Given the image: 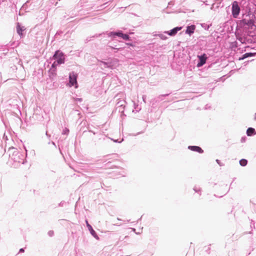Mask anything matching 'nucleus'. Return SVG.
<instances>
[{"label":"nucleus","instance_id":"bb28decb","mask_svg":"<svg viewBox=\"0 0 256 256\" xmlns=\"http://www.w3.org/2000/svg\"><path fill=\"white\" fill-rule=\"evenodd\" d=\"M210 108V106H209L208 104H206L204 107L205 110H208Z\"/></svg>","mask_w":256,"mask_h":256},{"label":"nucleus","instance_id":"c756f323","mask_svg":"<svg viewBox=\"0 0 256 256\" xmlns=\"http://www.w3.org/2000/svg\"><path fill=\"white\" fill-rule=\"evenodd\" d=\"M76 101H79V102H82V98H76V100H75Z\"/></svg>","mask_w":256,"mask_h":256},{"label":"nucleus","instance_id":"4be33fe9","mask_svg":"<svg viewBox=\"0 0 256 256\" xmlns=\"http://www.w3.org/2000/svg\"><path fill=\"white\" fill-rule=\"evenodd\" d=\"M48 234L50 236H52L54 234V232L52 230H50L48 232Z\"/></svg>","mask_w":256,"mask_h":256},{"label":"nucleus","instance_id":"49530a36","mask_svg":"<svg viewBox=\"0 0 256 256\" xmlns=\"http://www.w3.org/2000/svg\"><path fill=\"white\" fill-rule=\"evenodd\" d=\"M141 133H142L141 132H138V134H140Z\"/></svg>","mask_w":256,"mask_h":256},{"label":"nucleus","instance_id":"58836bf2","mask_svg":"<svg viewBox=\"0 0 256 256\" xmlns=\"http://www.w3.org/2000/svg\"><path fill=\"white\" fill-rule=\"evenodd\" d=\"M132 231H134V232H135V231H136V229H135L134 228H132Z\"/></svg>","mask_w":256,"mask_h":256},{"label":"nucleus","instance_id":"c85d7f7f","mask_svg":"<svg viewBox=\"0 0 256 256\" xmlns=\"http://www.w3.org/2000/svg\"><path fill=\"white\" fill-rule=\"evenodd\" d=\"M46 135L47 136V137L50 138V135L48 134V131H46Z\"/></svg>","mask_w":256,"mask_h":256},{"label":"nucleus","instance_id":"6e6552de","mask_svg":"<svg viewBox=\"0 0 256 256\" xmlns=\"http://www.w3.org/2000/svg\"><path fill=\"white\" fill-rule=\"evenodd\" d=\"M188 148L192 151L197 152L199 154H202L204 150L199 146H189Z\"/></svg>","mask_w":256,"mask_h":256},{"label":"nucleus","instance_id":"a19ab883","mask_svg":"<svg viewBox=\"0 0 256 256\" xmlns=\"http://www.w3.org/2000/svg\"><path fill=\"white\" fill-rule=\"evenodd\" d=\"M104 186V184H102V186H101V187H102V188H103V186Z\"/></svg>","mask_w":256,"mask_h":256},{"label":"nucleus","instance_id":"423d86ee","mask_svg":"<svg viewBox=\"0 0 256 256\" xmlns=\"http://www.w3.org/2000/svg\"><path fill=\"white\" fill-rule=\"evenodd\" d=\"M198 58L199 60V62L197 64L198 67H200L205 64L208 58L206 55L205 54H204L201 56H198Z\"/></svg>","mask_w":256,"mask_h":256},{"label":"nucleus","instance_id":"5701e85b","mask_svg":"<svg viewBox=\"0 0 256 256\" xmlns=\"http://www.w3.org/2000/svg\"><path fill=\"white\" fill-rule=\"evenodd\" d=\"M246 136H243L241 138L240 142L242 143L244 142H246Z\"/></svg>","mask_w":256,"mask_h":256},{"label":"nucleus","instance_id":"de8ad7c7","mask_svg":"<svg viewBox=\"0 0 256 256\" xmlns=\"http://www.w3.org/2000/svg\"><path fill=\"white\" fill-rule=\"evenodd\" d=\"M60 150V148H59ZM60 153H62L61 151H60Z\"/></svg>","mask_w":256,"mask_h":256},{"label":"nucleus","instance_id":"c9c22d12","mask_svg":"<svg viewBox=\"0 0 256 256\" xmlns=\"http://www.w3.org/2000/svg\"><path fill=\"white\" fill-rule=\"evenodd\" d=\"M254 120L256 121V113L255 114L254 118Z\"/></svg>","mask_w":256,"mask_h":256},{"label":"nucleus","instance_id":"cd10ccee","mask_svg":"<svg viewBox=\"0 0 256 256\" xmlns=\"http://www.w3.org/2000/svg\"><path fill=\"white\" fill-rule=\"evenodd\" d=\"M24 252V248H21L19 250V252H20V253Z\"/></svg>","mask_w":256,"mask_h":256},{"label":"nucleus","instance_id":"dca6fc26","mask_svg":"<svg viewBox=\"0 0 256 256\" xmlns=\"http://www.w3.org/2000/svg\"><path fill=\"white\" fill-rule=\"evenodd\" d=\"M255 54L252 53V52H248L246 53L245 54H243L242 57L239 58V60H244L246 58H247L250 56H254Z\"/></svg>","mask_w":256,"mask_h":256},{"label":"nucleus","instance_id":"c03bdc74","mask_svg":"<svg viewBox=\"0 0 256 256\" xmlns=\"http://www.w3.org/2000/svg\"><path fill=\"white\" fill-rule=\"evenodd\" d=\"M162 96H168V95L167 94H165V95H162Z\"/></svg>","mask_w":256,"mask_h":256},{"label":"nucleus","instance_id":"20e7f679","mask_svg":"<svg viewBox=\"0 0 256 256\" xmlns=\"http://www.w3.org/2000/svg\"><path fill=\"white\" fill-rule=\"evenodd\" d=\"M232 14L234 18H237L240 14V8L237 2L234 1L232 4Z\"/></svg>","mask_w":256,"mask_h":256},{"label":"nucleus","instance_id":"2f4dec72","mask_svg":"<svg viewBox=\"0 0 256 256\" xmlns=\"http://www.w3.org/2000/svg\"><path fill=\"white\" fill-rule=\"evenodd\" d=\"M146 97L142 96V99L143 101L145 102L146 99Z\"/></svg>","mask_w":256,"mask_h":256},{"label":"nucleus","instance_id":"2eb2a0df","mask_svg":"<svg viewBox=\"0 0 256 256\" xmlns=\"http://www.w3.org/2000/svg\"><path fill=\"white\" fill-rule=\"evenodd\" d=\"M125 102H126L125 101H124L123 102L120 101L117 103V105L118 106L117 108H119L118 110L120 112H124V108L125 106L124 103H125Z\"/></svg>","mask_w":256,"mask_h":256},{"label":"nucleus","instance_id":"ddd939ff","mask_svg":"<svg viewBox=\"0 0 256 256\" xmlns=\"http://www.w3.org/2000/svg\"><path fill=\"white\" fill-rule=\"evenodd\" d=\"M246 134L248 136H252L256 134V130L253 128H248L247 130Z\"/></svg>","mask_w":256,"mask_h":256},{"label":"nucleus","instance_id":"393cba45","mask_svg":"<svg viewBox=\"0 0 256 256\" xmlns=\"http://www.w3.org/2000/svg\"><path fill=\"white\" fill-rule=\"evenodd\" d=\"M216 162L220 166H224L223 164H222L220 162V161L219 160H216Z\"/></svg>","mask_w":256,"mask_h":256},{"label":"nucleus","instance_id":"7ed1b4c3","mask_svg":"<svg viewBox=\"0 0 256 256\" xmlns=\"http://www.w3.org/2000/svg\"><path fill=\"white\" fill-rule=\"evenodd\" d=\"M52 58L57 61V64H62L64 63V56L62 52L59 50L56 52Z\"/></svg>","mask_w":256,"mask_h":256},{"label":"nucleus","instance_id":"f8f14e48","mask_svg":"<svg viewBox=\"0 0 256 256\" xmlns=\"http://www.w3.org/2000/svg\"><path fill=\"white\" fill-rule=\"evenodd\" d=\"M59 64H57V61H56L55 60L54 62L52 64V68H50V72L54 76L56 75V68Z\"/></svg>","mask_w":256,"mask_h":256},{"label":"nucleus","instance_id":"37998d69","mask_svg":"<svg viewBox=\"0 0 256 256\" xmlns=\"http://www.w3.org/2000/svg\"><path fill=\"white\" fill-rule=\"evenodd\" d=\"M128 236H126L124 237V238H128Z\"/></svg>","mask_w":256,"mask_h":256},{"label":"nucleus","instance_id":"1a4fd4ad","mask_svg":"<svg viewBox=\"0 0 256 256\" xmlns=\"http://www.w3.org/2000/svg\"><path fill=\"white\" fill-rule=\"evenodd\" d=\"M181 29H182V27H176V28H174L171 30L170 31L164 32V33L168 34L170 36H174Z\"/></svg>","mask_w":256,"mask_h":256},{"label":"nucleus","instance_id":"4468645a","mask_svg":"<svg viewBox=\"0 0 256 256\" xmlns=\"http://www.w3.org/2000/svg\"><path fill=\"white\" fill-rule=\"evenodd\" d=\"M196 29V26L194 25H192L190 26H187L186 30V33L190 35H191L194 32V31Z\"/></svg>","mask_w":256,"mask_h":256},{"label":"nucleus","instance_id":"9b49d317","mask_svg":"<svg viewBox=\"0 0 256 256\" xmlns=\"http://www.w3.org/2000/svg\"><path fill=\"white\" fill-rule=\"evenodd\" d=\"M123 33L121 31H118L117 32H110L108 34V35L110 37H112V38H115L116 36L122 38L123 36Z\"/></svg>","mask_w":256,"mask_h":256},{"label":"nucleus","instance_id":"412c9836","mask_svg":"<svg viewBox=\"0 0 256 256\" xmlns=\"http://www.w3.org/2000/svg\"><path fill=\"white\" fill-rule=\"evenodd\" d=\"M122 38L124 40H128L130 37L128 34H124Z\"/></svg>","mask_w":256,"mask_h":256},{"label":"nucleus","instance_id":"0eeeda50","mask_svg":"<svg viewBox=\"0 0 256 256\" xmlns=\"http://www.w3.org/2000/svg\"><path fill=\"white\" fill-rule=\"evenodd\" d=\"M86 226L88 228L90 234L96 240H99V237L98 236L96 232L93 229L92 226L88 223V220H86Z\"/></svg>","mask_w":256,"mask_h":256},{"label":"nucleus","instance_id":"a878e982","mask_svg":"<svg viewBox=\"0 0 256 256\" xmlns=\"http://www.w3.org/2000/svg\"><path fill=\"white\" fill-rule=\"evenodd\" d=\"M140 110V108H138V106H137L136 107L134 108V110H133L132 112H134V111L138 112Z\"/></svg>","mask_w":256,"mask_h":256},{"label":"nucleus","instance_id":"a211bd4d","mask_svg":"<svg viewBox=\"0 0 256 256\" xmlns=\"http://www.w3.org/2000/svg\"><path fill=\"white\" fill-rule=\"evenodd\" d=\"M239 162L241 166H244L248 164V160L246 159L242 158L240 160Z\"/></svg>","mask_w":256,"mask_h":256},{"label":"nucleus","instance_id":"aec40b11","mask_svg":"<svg viewBox=\"0 0 256 256\" xmlns=\"http://www.w3.org/2000/svg\"><path fill=\"white\" fill-rule=\"evenodd\" d=\"M69 129L66 128H65L62 132V134L64 135H68L69 134Z\"/></svg>","mask_w":256,"mask_h":256},{"label":"nucleus","instance_id":"79ce46f5","mask_svg":"<svg viewBox=\"0 0 256 256\" xmlns=\"http://www.w3.org/2000/svg\"><path fill=\"white\" fill-rule=\"evenodd\" d=\"M116 225L118 226H120L121 225V224H116Z\"/></svg>","mask_w":256,"mask_h":256},{"label":"nucleus","instance_id":"f03ea898","mask_svg":"<svg viewBox=\"0 0 256 256\" xmlns=\"http://www.w3.org/2000/svg\"><path fill=\"white\" fill-rule=\"evenodd\" d=\"M118 59L112 60L110 62H100V66H104V68H114L118 66Z\"/></svg>","mask_w":256,"mask_h":256},{"label":"nucleus","instance_id":"f257e3e1","mask_svg":"<svg viewBox=\"0 0 256 256\" xmlns=\"http://www.w3.org/2000/svg\"><path fill=\"white\" fill-rule=\"evenodd\" d=\"M8 152H10V156L15 162L22 164L25 163L26 154H24L13 147L10 148Z\"/></svg>","mask_w":256,"mask_h":256},{"label":"nucleus","instance_id":"9d476101","mask_svg":"<svg viewBox=\"0 0 256 256\" xmlns=\"http://www.w3.org/2000/svg\"><path fill=\"white\" fill-rule=\"evenodd\" d=\"M16 32L20 36V37H22L24 34H22V32L24 31L26 28L24 26H22L20 23H17L16 26Z\"/></svg>","mask_w":256,"mask_h":256},{"label":"nucleus","instance_id":"e433bc0d","mask_svg":"<svg viewBox=\"0 0 256 256\" xmlns=\"http://www.w3.org/2000/svg\"><path fill=\"white\" fill-rule=\"evenodd\" d=\"M17 118L20 121H21V119L20 117L18 116Z\"/></svg>","mask_w":256,"mask_h":256},{"label":"nucleus","instance_id":"f704fd0d","mask_svg":"<svg viewBox=\"0 0 256 256\" xmlns=\"http://www.w3.org/2000/svg\"><path fill=\"white\" fill-rule=\"evenodd\" d=\"M110 48H112V49H116V50H120V48H112V47H110Z\"/></svg>","mask_w":256,"mask_h":256},{"label":"nucleus","instance_id":"72a5a7b5","mask_svg":"<svg viewBox=\"0 0 256 256\" xmlns=\"http://www.w3.org/2000/svg\"><path fill=\"white\" fill-rule=\"evenodd\" d=\"M114 141L115 142H120L118 141V140H114Z\"/></svg>","mask_w":256,"mask_h":256},{"label":"nucleus","instance_id":"6ab92c4d","mask_svg":"<svg viewBox=\"0 0 256 256\" xmlns=\"http://www.w3.org/2000/svg\"><path fill=\"white\" fill-rule=\"evenodd\" d=\"M158 36L162 40H166L168 38L167 36L165 35L164 32L163 34H158Z\"/></svg>","mask_w":256,"mask_h":256},{"label":"nucleus","instance_id":"a18cd8bd","mask_svg":"<svg viewBox=\"0 0 256 256\" xmlns=\"http://www.w3.org/2000/svg\"><path fill=\"white\" fill-rule=\"evenodd\" d=\"M136 234H138L139 233L138 232H136Z\"/></svg>","mask_w":256,"mask_h":256},{"label":"nucleus","instance_id":"473e14b6","mask_svg":"<svg viewBox=\"0 0 256 256\" xmlns=\"http://www.w3.org/2000/svg\"><path fill=\"white\" fill-rule=\"evenodd\" d=\"M88 131L90 132H91L93 133L94 134H96V132H94L92 131V130H88Z\"/></svg>","mask_w":256,"mask_h":256},{"label":"nucleus","instance_id":"4c0bfd02","mask_svg":"<svg viewBox=\"0 0 256 256\" xmlns=\"http://www.w3.org/2000/svg\"><path fill=\"white\" fill-rule=\"evenodd\" d=\"M142 218V216H141V218H140L138 220V222H139V220H141Z\"/></svg>","mask_w":256,"mask_h":256},{"label":"nucleus","instance_id":"b1692460","mask_svg":"<svg viewBox=\"0 0 256 256\" xmlns=\"http://www.w3.org/2000/svg\"><path fill=\"white\" fill-rule=\"evenodd\" d=\"M66 202H64V201H62L59 204H58V206H64V204H66Z\"/></svg>","mask_w":256,"mask_h":256},{"label":"nucleus","instance_id":"7c9ffc66","mask_svg":"<svg viewBox=\"0 0 256 256\" xmlns=\"http://www.w3.org/2000/svg\"><path fill=\"white\" fill-rule=\"evenodd\" d=\"M51 143L52 144V145H54V146L55 148L56 147V144L54 142H52Z\"/></svg>","mask_w":256,"mask_h":256},{"label":"nucleus","instance_id":"09e8293b","mask_svg":"<svg viewBox=\"0 0 256 256\" xmlns=\"http://www.w3.org/2000/svg\"><path fill=\"white\" fill-rule=\"evenodd\" d=\"M209 28V26H208V28H207V30H208V28Z\"/></svg>","mask_w":256,"mask_h":256},{"label":"nucleus","instance_id":"39448f33","mask_svg":"<svg viewBox=\"0 0 256 256\" xmlns=\"http://www.w3.org/2000/svg\"><path fill=\"white\" fill-rule=\"evenodd\" d=\"M69 84L70 86H75L77 87L76 76L74 72H70L69 74Z\"/></svg>","mask_w":256,"mask_h":256},{"label":"nucleus","instance_id":"f3484780","mask_svg":"<svg viewBox=\"0 0 256 256\" xmlns=\"http://www.w3.org/2000/svg\"><path fill=\"white\" fill-rule=\"evenodd\" d=\"M193 190L196 193L198 194L200 196L202 194V188L198 186H194L193 188Z\"/></svg>","mask_w":256,"mask_h":256},{"label":"nucleus","instance_id":"ea45409f","mask_svg":"<svg viewBox=\"0 0 256 256\" xmlns=\"http://www.w3.org/2000/svg\"><path fill=\"white\" fill-rule=\"evenodd\" d=\"M117 220H122L120 218H117Z\"/></svg>","mask_w":256,"mask_h":256}]
</instances>
